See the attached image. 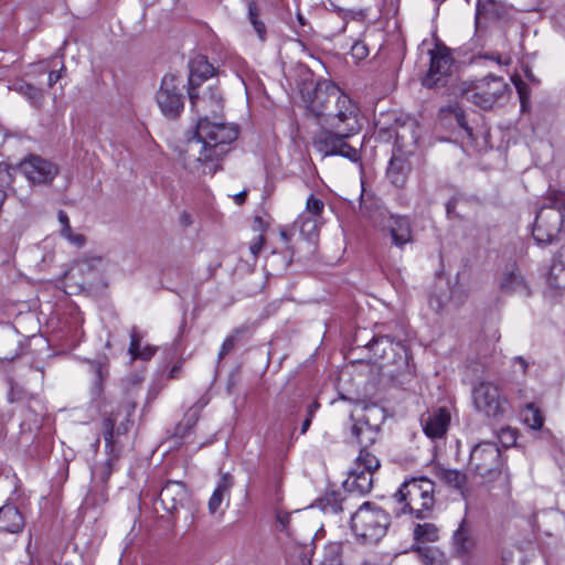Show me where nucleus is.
Returning <instances> with one entry per match:
<instances>
[{
	"instance_id": "f257e3e1",
	"label": "nucleus",
	"mask_w": 565,
	"mask_h": 565,
	"mask_svg": "<svg viewBox=\"0 0 565 565\" xmlns=\"http://www.w3.org/2000/svg\"><path fill=\"white\" fill-rule=\"evenodd\" d=\"M192 109L199 119L192 136L181 150L184 167L198 174H214L227 146L236 140L238 131L234 125L212 121L223 111V97L218 89L209 87L202 94L189 90Z\"/></svg>"
},
{
	"instance_id": "f03ea898",
	"label": "nucleus",
	"mask_w": 565,
	"mask_h": 565,
	"mask_svg": "<svg viewBox=\"0 0 565 565\" xmlns=\"http://www.w3.org/2000/svg\"><path fill=\"white\" fill-rule=\"evenodd\" d=\"M362 116L359 105L347 94L334 104L331 111L322 118L320 132L315 139L317 149L324 156H342L356 161L358 150L347 143V139L362 129Z\"/></svg>"
},
{
	"instance_id": "7ed1b4c3",
	"label": "nucleus",
	"mask_w": 565,
	"mask_h": 565,
	"mask_svg": "<svg viewBox=\"0 0 565 565\" xmlns=\"http://www.w3.org/2000/svg\"><path fill=\"white\" fill-rule=\"evenodd\" d=\"M434 490V482L427 478L406 480L394 494L399 513L414 514L417 519L426 518L435 504Z\"/></svg>"
},
{
	"instance_id": "20e7f679",
	"label": "nucleus",
	"mask_w": 565,
	"mask_h": 565,
	"mask_svg": "<svg viewBox=\"0 0 565 565\" xmlns=\"http://www.w3.org/2000/svg\"><path fill=\"white\" fill-rule=\"evenodd\" d=\"M459 95L473 105L490 109L510 92L508 83L501 76L489 75L475 81L461 82Z\"/></svg>"
},
{
	"instance_id": "39448f33",
	"label": "nucleus",
	"mask_w": 565,
	"mask_h": 565,
	"mask_svg": "<svg viewBox=\"0 0 565 565\" xmlns=\"http://www.w3.org/2000/svg\"><path fill=\"white\" fill-rule=\"evenodd\" d=\"M390 515L380 507L365 502L351 518V529L363 543H376L386 533Z\"/></svg>"
},
{
	"instance_id": "423d86ee",
	"label": "nucleus",
	"mask_w": 565,
	"mask_h": 565,
	"mask_svg": "<svg viewBox=\"0 0 565 565\" xmlns=\"http://www.w3.org/2000/svg\"><path fill=\"white\" fill-rule=\"evenodd\" d=\"M350 418L353 422L352 436L361 446L369 447L377 438L379 427L385 419V411L375 403L356 401Z\"/></svg>"
},
{
	"instance_id": "0eeeda50",
	"label": "nucleus",
	"mask_w": 565,
	"mask_h": 565,
	"mask_svg": "<svg viewBox=\"0 0 565 565\" xmlns=\"http://www.w3.org/2000/svg\"><path fill=\"white\" fill-rule=\"evenodd\" d=\"M380 468L379 458L367 447L362 446L343 487L349 492L366 494L373 487V475Z\"/></svg>"
},
{
	"instance_id": "6e6552de",
	"label": "nucleus",
	"mask_w": 565,
	"mask_h": 565,
	"mask_svg": "<svg viewBox=\"0 0 565 565\" xmlns=\"http://www.w3.org/2000/svg\"><path fill=\"white\" fill-rule=\"evenodd\" d=\"M344 94L334 83L328 79L319 81L312 89L302 90L307 109L315 116L318 125Z\"/></svg>"
},
{
	"instance_id": "1a4fd4ad",
	"label": "nucleus",
	"mask_w": 565,
	"mask_h": 565,
	"mask_svg": "<svg viewBox=\"0 0 565 565\" xmlns=\"http://www.w3.org/2000/svg\"><path fill=\"white\" fill-rule=\"evenodd\" d=\"M472 403L477 412L492 418L502 417L509 408L500 387L489 381L479 382L472 388Z\"/></svg>"
},
{
	"instance_id": "9d476101",
	"label": "nucleus",
	"mask_w": 565,
	"mask_h": 565,
	"mask_svg": "<svg viewBox=\"0 0 565 565\" xmlns=\"http://www.w3.org/2000/svg\"><path fill=\"white\" fill-rule=\"evenodd\" d=\"M469 467L482 480L495 479L502 467L500 448L491 441L476 445L470 452Z\"/></svg>"
},
{
	"instance_id": "9b49d317",
	"label": "nucleus",
	"mask_w": 565,
	"mask_h": 565,
	"mask_svg": "<svg viewBox=\"0 0 565 565\" xmlns=\"http://www.w3.org/2000/svg\"><path fill=\"white\" fill-rule=\"evenodd\" d=\"M157 104L161 113L169 118H174L183 110L184 102L181 82L173 74H166L156 95Z\"/></svg>"
},
{
	"instance_id": "f8f14e48",
	"label": "nucleus",
	"mask_w": 565,
	"mask_h": 565,
	"mask_svg": "<svg viewBox=\"0 0 565 565\" xmlns=\"http://www.w3.org/2000/svg\"><path fill=\"white\" fill-rule=\"evenodd\" d=\"M430 65L426 76L423 79V85L428 88L443 86L446 79L451 74L452 57L449 50L440 44H436L429 51Z\"/></svg>"
},
{
	"instance_id": "ddd939ff",
	"label": "nucleus",
	"mask_w": 565,
	"mask_h": 565,
	"mask_svg": "<svg viewBox=\"0 0 565 565\" xmlns=\"http://www.w3.org/2000/svg\"><path fill=\"white\" fill-rule=\"evenodd\" d=\"M563 215L553 209H541L536 215L533 237L537 244H547L559 232Z\"/></svg>"
},
{
	"instance_id": "4468645a",
	"label": "nucleus",
	"mask_w": 565,
	"mask_h": 565,
	"mask_svg": "<svg viewBox=\"0 0 565 565\" xmlns=\"http://www.w3.org/2000/svg\"><path fill=\"white\" fill-rule=\"evenodd\" d=\"M323 207L324 204L320 199L310 195L307 199L306 212L295 221L294 227L305 237L311 238L318 230V220L323 212Z\"/></svg>"
},
{
	"instance_id": "2eb2a0df",
	"label": "nucleus",
	"mask_w": 565,
	"mask_h": 565,
	"mask_svg": "<svg viewBox=\"0 0 565 565\" xmlns=\"http://www.w3.org/2000/svg\"><path fill=\"white\" fill-rule=\"evenodd\" d=\"M452 548L458 556H468L477 548V539L471 524L462 519L452 534Z\"/></svg>"
},
{
	"instance_id": "dca6fc26",
	"label": "nucleus",
	"mask_w": 565,
	"mask_h": 565,
	"mask_svg": "<svg viewBox=\"0 0 565 565\" xmlns=\"http://www.w3.org/2000/svg\"><path fill=\"white\" fill-rule=\"evenodd\" d=\"M159 499L163 509L172 513L183 507L188 499V492L181 482L169 481L161 489Z\"/></svg>"
},
{
	"instance_id": "f3484780",
	"label": "nucleus",
	"mask_w": 565,
	"mask_h": 565,
	"mask_svg": "<svg viewBox=\"0 0 565 565\" xmlns=\"http://www.w3.org/2000/svg\"><path fill=\"white\" fill-rule=\"evenodd\" d=\"M384 228L388 232L392 243L397 247H403L412 242L413 232L411 223L406 217L391 215L386 220Z\"/></svg>"
},
{
	"instance_id": "a211bd4d",
	"label": "nucleus",
	"mask_w": 565,
	"mask_h": 565,
	"mask_svg": "<svg viewBox=\"0 0 565 565\" xmlns=\"http://www.w3.org/2000/svg\"><path fill=\"white\" fill-rule=\"evenodd\" d=\"M450 422V415L445 408L429 413L422 418L425 434L430 438H440L446 433Z\"/></svg>"
},
{
	"instance_id": "6ab92c4d",
	"label": "nucleus",
	"mask_w": 565,
	"mask_h": 565,
	"mask_svg": "<svg viewBox=\"0 0 565 565\" xmlns=\"http://www.w3.org/2000/svg\"><path fill=\"white\" fill-rule=\"evenodd\" d=\"M215 73L214 66L203 55L193 57L190 62V89H194L202 81L212 77Z\"/></svg>"
},
{
	"instance_id": "aec40b11",
	"label": "nucleus",
	"mask_w": 565,
	"mask_h": 565,
	"mask_svg": "<svg viewBox=\"0 0 565 565\" xmlns=\"http://www.w3.org/2000/svg\"><path fill=\"white\" fill-rule=\"evenodd\" d=\"M24 526V518L11 504H6L0 508V532L18 533Z\"/></svg>"
},
{
	"instance_id": "412c9836",
	"label": "nucleus",
	"mask_w": 565,
	"mask_h": 565,
	"mask_svg": "<svg viewBox=\"0 0 565 565\" xmlns=\"http://www.w3.org/2000/svg\"><path fill=\"white\" fill-rule=\"evenodd\" d=\"M502 291L508 294H515L524 297L531 295V289L525 278L518 271H510L504 275L500 282Z\"/></svg>"
},
{
	"instance_id": "4be33fe9",
	"label": "nucleus",
	"mask_w": 565,
	"mask_h": 565,
	"mask_svg": "<svg viewBox=\"0 0 565 565\" xmlns=\"http://www.w3.org/2000/svg\"><path fill=\"white\" fill-rule=\"evenodd\" d=\"M409 171L408 163L401 157H393L390 161L386 175L395 186H403Z\"/></svg>"
},
{
	"instance_id": "5701e85b",
	"label": "nucleus",
	"mask_w": 565,
	"mask_h": 565,
	"mask_svg": "<svg viewBox=\"0 0 565 565\" xmlns=\"http://www.w3.org/2000/svg\"><path fill=\"white\" fill-rule=\"evenodd\" d=\"M231 481L224 477L222 481L218 483V486L215 488L214 492L212 493L210 500H209V510L211 513H215L222 502L230 498V489H231Z\"/></svg>"
},
{
	"instance_id": "b1692460",
	"label": "nucleus",
	"mask_w": 565,
	"mask_h": 565,
	"mask_svg": "<svg viewBox=\"0 0 565 565\" xmlns=\"http://www.w3.org/2000/svg\"><path fill=\"white\" fill-rule=\"evenodd\" d=\"M413 535L416 543L436 542L439 537V530L433 523L417 524Z\"/></svg>"
},
{
	"instance_id": "393cba45",
	"label": "nucleus",
	"mask_w": 565,
	"mask_h": 565,
	"mask_svg": "<svg viewBox=\"0 0 565 565\" xmlns=\"http://www.w3.org/2000/svg\"><path fill=\"white\" fill-rule=\"evenodd\" d=\"M504 11L503 0H478L477 14L487 18H498Z\"/></svg>"
},
{
	"instance_id": "a878e982",
	"label": "nucleus",
	"mask_w": 565,
	"mask_h": 565,
	"mask_svg": "<svg viewBox=\"0 0 565 565\" xmlns=\"http://www.w3.org/2000/svg\"><path fill=\"white\" fill-rule=\"evenodd\" d=\"M104 257L99 255L87 256L74 264L70 274L77 270L79 274H90L94 270H99L104 265Z\"/></svg>"
},
{
	"instance_id": "bb28decb",
	"label": "nucleus",
	"mask_w": 565,
	"mask_h": 565,
	"mask_svg": "<svg viewBox=\"0 0 565 565\" xmlns=\"http://www.w3.org/2000/svg\"><path fill=\"white\" fill-rule=\"evenodd\" d=\"M455 115H456V119H457L458 125L465 130V132L467 135L468 142L473 145L479 150H482V149L487 148V146H488V138H487L488 134L483 131L482 132V142H479V138L473 134L472 128H470L468 126V122H467V120L465 118L463 113L461 110H457Z\"/></svg>"
},
{
	"instance_id": "cd10ccee",
	"label": "nucleus",
	"mask_w": 565,
	"mask_h": 565,
	"mask_svg": "<svg viewBox=\"0 0 565 565\" xmlns=\"http://www.w3.org/2000/svg\"><path fill=\"white\" fill-rule=\"evenodd\" d=\"M58 174V168L55 163L38 158V184H49Z\"/></svg>"
},
{
	"instance_id": "c85d7f7f",
	"label": "nucleus",
	"mask_w": 565,
	"mask_h": 565,
	"mask_svg": "<svg viewBox=\"0 0 565 565\" xmlns=\"http://www.w3.org/2000/svg\"><path fill=\"white\" fill-rule=\"evenodd\" d=\"M343 547L339 542H332L324 546L321 565H342Z\"/></svg>"
},
{
	"instance_id": "c756f323",
	"label": "nucleus",
	"mask_w": 565,
	"mask_h": 565,
	"mask_svg": "<svg viewBox=\"0 0 565 565\" xmlns=\"http://www.w3.org/2000/svg\"><path fill=\"white\" fill-rule=\"evenodd\" d=\"M522 417L523 422L532 429L539 430L543 426L544 417L541 411L533 403L525 406L522 412Z\"/></svg>"
},
{
	"instance_id": "7c9ffc66",
	"label": "nucleus",
	"mask_w": 565,
	"mask_h": 565,
	"mask_svg": "<svg viewBox=\"0 0 565 565\" xmlns=\"http://www.w3.org/2000/svg\"><path fill=\"white\" fill-rule=\"evenodd\" d=\"M438 476L440 480L456 489H462L466 484V475L455 469H440Z\"/></svg>"
},
{
	"instance_id": "2f4dec72",
	"label": "nucleus",
	"mask_w": 565,
	"mask_h": 565,
	"mask_svg": "<svg viewBox=\"0 0 565 565\" xmlns=\"http://www.w3.org/2000/svg\"><path fill=\"white\" fill-rule=\"evenodd\" d=\"M424 565H445V554L436 547H417Z\"/></svg>"
},
{
	"instance_id": "473e14b6",
	"label": "nucleus",
	"mask_w": 565,
	"mask_h": 565,
	"mask_svg": "<svg viewBox=\"0 0 565 565\" xmlns=\"http://www.w3.org/2000/svg\"><path fill=\"white\" fill-rule=\"evenodd\" d=\"M199 413L200 409L196 407L188 411L184 419L175 428V433L180 438H184L192 430L199 419Z\"/></svg>"
},
{
	"instance_id": "72a5a7b5",
	"label": "nucleus",
	"mask_w": 565,
	"mask_h": 565,
	"mask_svg": "<svg viewBox=\"0 0 565 565\" xmlns=\"http://www.w3.org/2000/svg\"><path fill=\"white\" fill-rule=\"evenodd\" d=\"M17 172L22 178H24V180L29 183L30 188H33V185L35 183V177H34L35 175V161H34L33 157H29L28 159L22 161L19 164Z\"/></svg>"
},
{
	"instance_id": "f704fd0d",
	"label": "nucleus",
	"mask_w": 565,
	"mask_h": 565,
	"mask_svg": "<svg viewBox=\"0 0 565 565\" xmlns=\"http://www.w3.org/2000/svg\"><path fill=\"white\" fill-rule=\"evenodd\" d=\"M548 204L542 209H553L562 214L565 211V192L553 191L548 198Z\"/></svg>"
},
{
	"instance_id": "c9c22d12",
	"label": "nucleus",
	"mask_w": 565,
	"mask_h": 565,
	"mask_svg": "<svg viewBox=\"0 0 565 565\" xmlns=\"http://www.w3.org/2000/svg\"><path fill=\"white\" fill-rule=\"evenodd\" d=\"M498 438L504 447L514 445L516 441V431L510 427L502 428L498 433Z\"/></svg>"
},
{
	"instance_id": "e433bc0d",
	"label": "nucleus",
	"mask_w": 565,
	"mask_h": 565,
	"mask_svg": "<svg viewBox=\"0 0 565 565\" xmlns=\"http://www.w3.org/2000/svg\"><path fill=\"white\" fill-rule=\"evenodd\" d=\"M369 55V47L367 45L362 41H356L353 43L351 47V56L355 61H362Z\"/></svg>"
},
{
	"instance_id": "4c0bfd02",
	"label": "nucleus",
	"mask_w": 565,
	"mask_h": 565,
	"mask_svg": "<svg viewBox=\"0 0 565 565\" xmlns=\"http://www.w3.org/2000/svg\"><path fill=\"white\" fill-rule=\"evenodd\" d=\"M62 236L77 248H82L86 244V237L81 233L73 232V230L67 231Z\"/></svg>"
},
{
	"instance_id": "58836bf2",
	"label": "nucleus",
	"mask_w": 565,
	"mask_h": 565,
	"mask_svg": "<svg viewBox=\"0 0 565 565\" xmlns=\"http://www.w3.org/2000/svg\"><path fill=\"white\" fill-rule=\"evenodd\" d=\"M140 350V335L136 328H134L130 331V345H129V353L132 358V360L138 359V353Z\"/></svg>"
},
{
	"instance_id": "ea45409f",
	"label": "nucleus",
	"mask_w": 565,
	"mask_h": 565,
	"mask_svg": "<svg viewBox=\"0 0 565 565\" xmlns=\"http://www.w3.org/2000/svg\"><path fill=\"white\" fill-rule=\"evenodd\" d=\"M113 472V467L110 461H106L104 465L96 467L93 470V476L95 478H99L103 482H106Z\"/></svg>"
},
{
	"instance_id": "a19ab883",
	"label": "nucleus",
	"mask_w": 565,
	"mask_h": 565,
	"mask_svg": "<svg viewBox=\"0 0 565 565\" xmlns=\"http://www.w3.org/2000/svg\"><path fill=\"white\" fill-rule=\"evenodd\" d=\"M237 342V331L231 335H228L222 347H221V350H220V353H218V358L220 359H223L226 354H228L235 347Z\"/></svg>"
},
{
	"instance_id": "79ce46f5",
	"label": "nucleus",
	"mask_w": 565,
	"mask_h": 565,
	"mask_svg": "<svg viewBox=\"0 0 565 565\" xmlns=\"http://www.w3.org/2000/svg\"><path fill=\"white\" fill-rule=\"evenodd\" d=\"M264 244H265V237L262 233H259L253 237V239L249 243V252L254 258H257L259 252L264 247Z\"/></svg>"
},
{
	"instance_id": "37998d69",
	"label": "nucleus",
	"mask_w": 565,
	"mask_h": 565,
	"mask_svg": "<svg viewBox=\"0 0 565 565\" xmlns=\"http://www.w3.org/2000/svg\"><path fill=\"white\" fill-rule=\"evenodd\" d=\"M14 88H15L18 92H20V93H22V94L26 95L30 99H33V96H34V87H33L31 84L25 83V82H23V81H21V82H17V83L14 84Z\"/></svg>"
},
{
	"instance_id": "c03bdc74",
	"label": "nucleus",
	"mask_w": 565,
	"mask_h": 565,
	"mask_svg": "<svg viewBox=\"0 0 565 565\" xmlns=\"http://www.w3.org/2000/svg\"><path fill=\"white\" fill-rule=\"evenodd\" d=\"M290 565H311V564H310V559L307 557V555L302 551H298L290 557Z\"/></svg>"
},
{
	"instance_id": "a18cd8bd",
	"label": "nucleus",
	"mask_w": 565,
	"mask_h": 565,
	"mask_svg": "<svg viewBox=\"0 0 565 565\" xmlns=\"http://www.w3.org/2000/svg\"><path fill=\"white\" fill-rule=\"evenodd\" d=\"M250 21L254 26L255 32L257 33L258 38L264 41L266 29L263 22L258 21L255 15L250 12Z\"/></svg>"
},
{
	"instance_id": "49530a36",
	"label": "nucleus",
	"mask_w": 565,
	"mask_h": 565,
	"mask_svg": "<svg viewBox=\"0 0 565 565\" xmlns=\"http://www.w3.org/2000/svg\"><path fill=\"white\" fill-rule=\"evenodd\" d=\"M57 217H58V222L61 225V228H60L61 235L66 233L67 231L72 230V227L70 225V218L64 211H60L57 214Z\"/></svg>"
},
{
	"instance_id": "de8ad7c7",
	"label": "nucleus",
	"mask_w": 565,
	"mask_h": 565,
	"mask_svg": "<svg viewBox=\"0 0 565 565\" xmlns=\"http://www.w3.org/2000/svg\"><path fill=\"white\" fill-rule=\"evenodd\" d=\"M106 431L104 434V439L106 447L111 446L113 437H114V423L111 419H107L105 422Z\"/></svg>"
},
{
	"instance_id": "09e8293b",
	"label": "nucleus",
	"mask_w": 565,
	"mask_h": 565,
	"mask_svg": "<svg viewBox=\"0 0 565 565\" xmlns=\"http://www.w3.org/2000/svg\"><path fill=\"white\" fill-rule=\"evenodd\" d=\"M156 349L150 345H146L145 348H140L138 353V359L149 360L154 354Z\"/></svg>"
},
{
	"instance_id": "8fccbe9b",
	"label": "nucleus",
	"mask_w": 565,
	"mask_h": 565,
	"mask_svg": "<svg viewBox=\"0 0 565 565\" xmlns=\"http://www.w3.org/2000/svg\"><path fill=\"white\" fill-rule=\"evenodd\" d=\"M557 264H559V267L563 269L565 268V250L561 252L558 257L554 259L552 271L557 268Z\"/></svg>"
},
{
	"instance_id": "3c124183",
	"label": "nucleus",
	"mask_w": 565,
	"mask_h": 565,
	"mask_svg": "<svg viewBox=\"0 0 565 565\" xmlns=\"http://www.w3.org/2000/svg\"><path fill=\"white\" fill-rule=\"evenodd\" d=\"M513 363H514V364H518V365L521 367V371H522V373H523V374H525V373H526L527 367H529V363H527V361H526L524 358H522V356H515V358L513 359Z\"/></svg>"
},
{
	"instance_id": "603ef678",
	"label": "nucleus",
	"mask_w": 565,
	"mask_h": 565,
	"mask_svg": "<svg viewBox=\"0 0 565 565\" xmlns=\"http://www.w3.org/2000/svg\"><path fill=\"white\" fill-rule=\"evenodd\" d=\"M246 195H247L246 191H242V192L235 194L234 195L235 203L238 205L243 204L246 199Z\"/></svg>"
},
{
	"instance_id": "864d4df0",
	"label": "nucleus",
	"mask_w": 565,
	"mask_h": 565,
	"mask_svg": "<svg viewBox=\"0 0 565 565\" xmlns=\"http://www.w3.org/2000/svg\"><path fill=\"white\" fill-rule=\"evenodd\" d=\"M429 305H430V307L435 308L436 310H440L443 308L441 302L438 299H435L434 297H430Z\"/></svg>"
},
{
	"instance_id": "5fc2aeb1",
	"label": "nucleus",
	"mask_w": 565,
	"mask_h": 565,
	"mask_svg": "<svg viewBox=\"0 0 565 565\" xmlns=\"http://www.w3.org/2000/svg\"><path fill=\"white\" fill-rule=\"evenodd\" d=\"M319 408L318 402H313L308 406V416L312 418L315 412Z\"/></svg>"
},
{
	"instance_id": "6e6d98bb",
	"label": "nucleus",
	"mask_w": 565,
	"mask_h": 565,
	"mask_svg": "<svg viewBox=\"0 0 565 565\" xmlns=\"http://www.w3.org/2000/svg\"><path fill=\"white\" fill-rule=\"evenodd\" d=\"M310 424H311V417L307 416V418L303 420L302 426H301V434H306Z\"/></svg>"
},
{
	"instance_id": "4d7b16f0",
	"label": "nucleus",
	"mask_w": 565,
	"mask_h": 565,
	"mask_svg": "<svg viewBox=\"0 0 565 565\" xmlns=\"http://www.w3.org/2000/svg\"><path fill=\"white\" fill-rule=\"evenodd\" d=\"M58 78H60V74H56V73H54V72H51V73L49 74V84H50V85H53L54 83H56V82L58 81Z\"/></svg>"
},
{
	"instance_id": "13d9d810",
	"label": "nucleus",
	"mask_w": 565,
	"mask_h": 565,
	"mask_svg": "<svg viewBox=\"0 0 565 565\" xmlns=\"http://www.w3.org/2000/svg\"><path fill=\"white\" fill-rule=\"evenodd\" d=\"M491 58L495 60L497 63H499V64H509L510 63V58L502 61V58L499 54H497L495 56H491Z\"/></svg>"
},
{
	"instance_id": "bf43d9fd",
	"label": "nucleus",
	"mask_w": 565,
	"mask_h": 565,
	"mask_svg": "<svg viewBox=\"0 0 565 565\" xmlns=\"http://www.w3.org/2000/svg\"><path fill=\"white\" fill-rule=\"evenodd\" d=\"M179 371H180V366L174 365V366L170 370V377H172V379H173V377H175V376H177V374L179 373Z\"/></svg>"
},
{
	"instance_id": "052dcab7",
	"label": "nucleus",
	"mask_w": 565,
	"mask_h": 565,
	"mask_svg": "<svg viewBox=\"0 0 565 565\" xmlns=\"http://www.w3.org/2000/svg\"><path fill=\"white\" fill-rule=\"evenodd\" d=\"M278 521L285 526L286 522L288 521V515L278 516Z\"/></svg>"
},
{
	"instance_id": "680f3d73",
	"label": "nucleus",
	"mask_w": 565,
	"mask_h": 565,
	"mask_svg": "<svg viewBox=\"0 0 565 565\" xmlns=\"http://www.w3.org/2000/svg\"><path fill=\"white\" fill-rule=\"evenodd\" d=\"M255 223H258L259 228L264 230V223H263V220L260 217H255Z\"/></svg>"
},
{
	"instance_id": "e2e57ef3",
	"label": "nucleus",
	"mask_w": 565,
	"mask_h": 565,
	"mask_svg": "<svg viewBox=\"0 0 565 565\" xmlns=\"http://www.w3.org/2000/svg\"><path fill=\"white\" fill-rule=\"evenodd\" d=\"M514 84H515L516 88L519 89V92L521 93L523 83L521 81H518V82H514Z\"/></svg>"
},
{
	"instance_id": "0e129e2a",
	"label": "nucleus",
	"mask_w": 565,
	"mask_h": 565,
	"mask_svg": "<svg viewBox=\"0 0 565 565\" xmlns=\"http://www.w3.org/2000/svg\"><path fill=\"white\" fill-rule=\"evenodd\" d=\"M280 235H281V237H282V239H284V241H286V242L288 241V235H287V232H286V231H281V232H280Z\"/></svg>"
},
{
	"instance_id": "69168bd1",
	"label": "nucleus",
	"mask_w": 565,
	"mask_h": 565,
	"mask_svg": "<svg viewBox=\"0 0 565 565\" xmlns=\"http://www.w3.org/2000/svg\"><path fill=\"white\" fill-rule=\"evenodd\" d=\"M298 21H299V23H300L301 25H303V24H305V21H303V18H302V15H301V14H298Z\"/></svg>"
},
{
	"instance_id": "338daca9",
	"label": "nucleus",
	"mask_w": 565,
	"mask_h": 565,
	"mask_svg": "<svg viewBox=\"0 0 565 565\" xmlns=\"http://www.w3.org/2000/svg\"><path fill=\"white\" fill-rule=\"evenodd\" d=\"M30 548H31V540L29 541V544H28V547H26L28 552L31 554Z\"/></svg>"
},
{
	"instance_id": "774afa93",
	"label": "nucleus",
	"mask_w": 565,
	"mask_h": 565,
	"mask_svg": "<svg viewBox=\"0 0 565 565\" xmlns=\"http://www.w3.org/2000/svg\"><path fill=\"white\" fill-rule=\"evenodd\" d=\"M380 343H383V340L382 341L376 340L373 345H377Z\"/></svg>"
}]
</instances>
